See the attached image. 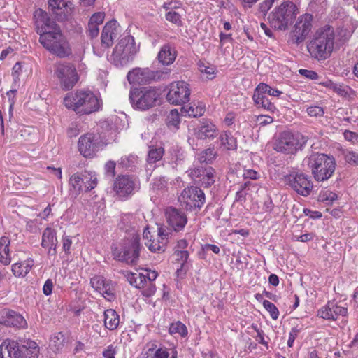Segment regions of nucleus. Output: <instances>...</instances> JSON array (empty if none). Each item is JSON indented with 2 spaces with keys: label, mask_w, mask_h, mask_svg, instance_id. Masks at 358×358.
Segmentation results:
<instances>
[{
  "label": "nucleus",
  "mask_w": 358,
  "mask_h": 358,
  "mask_svg": "<svg viewBox=\"0 0 358 358\" xmlns=\"http://www.w3.org/2000/svg\"><path fill=\"white\" fill-rule=\"evenodd\" d=\"M63 103L80 115L97 112L101 108V100L90 90H78L69 92L65 95Z\"/></svg>",
  "instance_id": "1"
},
{
  "label": "nucleus",
  "mask_w": 358,
  "mask_h": 358,
  "mask_svg": "<svg viewBox=\"0 0 358 358\" xmlns=\"http://www.w3.org/2000/svg\"><path fill=\"white\" fill-rule=\"evenodd\" d=\"M140 240V234L138 232H133L124 237L119 246H112L113 258L128 264H136L139 259L140 251L143 248Z\"/></svg>",
  "instance_id": "2"
},
{
  "label": "nucleus",
  "mask_w": 358,
  "mask_h": 358,
  "mask_svg": "<svg viewBox=\"0 0 358 358\" xmlns=\"http://www.w3.org/2000/svg\"><path fill=\"white\" fill-rule=\"evenodd\" d=\"M137 51L134 38L131 35L124 36L115 46L110 61L115 66L122 67L134 60Z\"/></svg>",
  "instance_id": "3"
},
{
  "label": "nucleus",
  "mask_w": 358,
  "mask_h": 358,
  "mask_svg": "<svg viewBox=\"0 0 358 358\" xmlns=\"http://www.w3.org/2000/svg\"><path fill=\"white\" fill-rule=\"evenodd\" d=\"M297 13V7L293 2L284 1L269 14L268 22L272 27L285 30L292 23Z\"/></svg>",
  "instance_id": "4"
},
{
  "label": "nucleus",
  "mask_w": 358,
  "mask_h": 358,
  "mask_svg": "<svg viewBox=\"0 0 358 358\" xmlns=\"http://www.w3.org/2000/svg\"><path fill=\"white\" fill-rule=\"evenodd\" d=\"M308 138L299 132L292 133L284 131L275 138L273 148L278 152L289 155L294 154L298 150H302Z\"/></svg>",
  "instance_id": "5"
},
{
  "label": "nucleus",
  "mask_w": 358,
  "mask_h": 358,
  "mask_svg": "<svg viewBox=\"0 0 358 358\" xmlns=\"http://www.w3.org/2000/svg\"><path fill=\"white\" fill-rule=\"evenodd\" d=\"M159 95V89L157 87H143L131 90L129 99L134 108L147 110L156 106Z\"/></svg>",
  "instance_id": "6"
},
{
  "label": "nucleus",
  "mask_w": 358,
  "mask_h": 358,
  "mask_svg": "<svg viewBox=\"0 0 358 358\" xmlns=\"http://www.w3.org/2000/svg\"><path fill=\"white\" fill-rule=\"evenodd\" d=\"M39 42L44 48L59 58L69 57L71 49L62 30L39 36Z\"/></svg>",
  "instance_id": "7"
},
{
  "label": "nucleus",
  "mask_w": 358,
  "mask_h": 358,
  "mask_svg": "<svg viewBox=\"0 0 358 358\" xmlns=\"http://www.w3.org/2000/svg\"><path fill=\"white\" fill-rule=\"evenodd\" d=\"M334 33L331 27L326 25L315 34V57L325 59L333 50Z\"/></svg>",
  "instance_id": "8"
},
{
  "label": "nucleus",
  "mask_w": 358,
  "mask_h": 358,
  "mask_svg": "<svg viewBox=\"0 0 358 358\" xmlns=\"http://www.w3.org/2000/svg\"><path fill=\"white\" fill-rule=\"evenodd\" d=\"M178 202L181 207L187 211H199L206 201L205 194L196 186H189L185 188L178 196Z\"/></svg>",
  "instance_id": "9"
},
{
  "label": "nucleus",
  "mask_w": 358,
  "mask_h": 358,
  "mask_svg": "<svg viewBox=\"0 0 358 358\" xmlns=\"http://www.w3.org/2000/svg\"><path fill=\"white\" fill-rule=\"evenodd\" d=\"M54 68L55 76L61 88L64 91L73 89L79 80L76 66L70 62H63L56 63Z\"/></svg>",
  "instance_id": "10"
},
{
  "label": "nucleus",
  "mask_w": 358,
  "mask_h": 358,
  "mask_svg": "<svg viewBox=\"0 0 358 358\" xmlns=\"http://www.w3.org/2000/svg\"><path fill=\"white\" fill-rule=\"evenodd\" d=\"M167 101L174 106H180L189 101L191 90L189 85L184 80L172 82L167 87Z\"/></svg>",
  "instance_id": "11"
},
{
  "label": "nucleus",
  "mask_w": 358,
  "mask_h": 358,
  "mask_svg": "<svg viewBox=\"0 0 358 358\" xmlns=\"http://www.w3.org/2000/svg\"><path fill=\"white\" fill-rule=\"evenodd\" d=\"M102 148L103 143L98 134L87 133L80 136L78 139V151L85 158H94Z\"/></svg>",
  "instance_id": "12"
},
{
  "label": "nucleus",
  "mask_w": 358,
  "mask_h": 358,
  "mask_svg": "<svg viewBox=\"0 0 358 358\" xmlns=\"http://www.w3.org/2000/svg\"><path fill=\"white\" fill-rule=\"evenodd\" d=\"M336 163L333 157L324 154L315 155V180H328L335 171Z\"/></svg>",
  "instance_id": "13"
},
{
  "label": "nucleus",
  "mask_w": 358,
  "mask_h": 358,
  "mask_svg": "<svg viewBox=\"0 0 358 358\" xmlns=\"http://www.w3.org/2000/svg\"><path fill=\"white\" fill-rule=\"evenodd\" d=\"M34 20L36 32L39 36L61 30L56 22L42 9L36 10L34 13Z\"/></svg>",
  "instance_id": "14"
},
{
  "label": "nucleus",
  "mask_w": 358,
  "mask_h": 358,
  "mask_svg": "<svg viewBox=\"0 0 358 358\" xmlns=\"http://www.w3.org/2000/svg\"><path fill=\"white\" fill-rule=\"evenodd\" d=\"M189 176L195 183L208 188L215 182L214 169L210 166L193 165L187 171Z\"/></svg>",
  "instance_id": "15"
},
{
  "label": "nucleus",
  "mask_w": 358,
  "mask_h": 358,
  "mask_svg": "<svg viewBox=\"0 0 358 358\" xmlns=\"http://www.w3.org/2000/svg\"><path fill=\"white\" fill-rule=\"evenodd\" d=\"M71 190L78 195L83 190V185L85 192H90L97 185V179L94 175L85 172L83 174L76 173L69 179Z\"/></svg>",
  "instance_id": "16"
},
{
  "label": "nucleus",
  "mask_w": 358,
  "mask_h": 358,
  "mask_svg": "<svg viewBox=\"0 0 358 358\" xmlns=\"http://www.w3.org/2000/svg\"><path fill=\"white\" fill-rule=\"evenodd\" d=\"M285 182L299 194L307 196L312 192L313 185L303 173L293 172L285 176Z\"/></svg>",
  "instance_id": "17"
},
{
  "label": "nucleus",
  "mask_w": 358,
  "mask_h": 358,
  "mask_svg": "<svg viewBox=\"0 0 358 358\" xmlns=\"http://www.w3.org/2000/svg\"><path fill=\"white\" fill-rule=\"evenodd\" d=\"M165 216L168 227L176 232L182 231L188 222L187 216L182 210L172 206L166 209Z\"/></svg>",
  "instance_id": "18"
},
{
  "label": "nucleus",
  "mask_w": 358,
  "mask_h": 358,
  "mask_svg": "<svg viewBox=\"0 0 358 358\" xmlns=\"http://www.w3.org/2000/svg\"><path fill=\"white\" fill-rule=\"evenodd\" d=\"M135 180L128 175L118 176L113 184V190L119 197L127 198L134 193Z\"/></svg>",
  "instance_id": "19"
},
{
  "label": "nucleus",
  "mask_w": 358,
  "mask_h": 358,
  "mask_svg": "<svg viewBox=\"0 0 358 358\" xmlns=\"http://www.w3.org/2000/svg\"><path fill=\"white\" fill-rule=\"evenodd\" d=\"M313 15L306 13L301 15L296 22L293 31V37L295 38L296 43L299 44L303 41L311 30Z\"/></svg>",
  "instance_id": "20"
},
{
  "label": "nucleus",
  "mask_w": 358,
  "mask_h": 358,
  "mask_svg": "<svg viewBox=\"0 0 358 358\" xmlns=\"http://www.w3.org/2000/svg\"><path fill=\"white\" fill-rule=\"evenodd\" d=\"M155 72L148 68H135L127 75L128 82L133 85H146L155 78Z\"/></svg>",
  "instance_id": "21"
},
{
  "label": "nucleus",
  "mask_w": 358,
  "mask_h": 358,
  "mask_svg": "<svg viewBox=\"0 0 358 358\" xmlns=\"http://www.w3.org/2000/svg\"><path fill=\"white\" fill-rule=\"evenodd\" d=\"M0 324L8 327L22 328L27 322L23 316L16 311L4 309L0 312Z\"/></svg>",
  "instance_id": "22"
},
{
  "label": "nucleus",
  "mask_w": 358,
  "mask_h": 358,
  "mask_svg": "<svg viewBox=\"0 0 358 358\" xmlns=\"http://www.w3.org/2000/svg\"><path fill=\"white\" fill-rule=\"evenodd\" d=\"M347 312L345 307L339 306L334 301H329L317 311V316L324 320H336L339 315H346Z\"/></svg>",
  "instance_id": "23"
},
{
  "label": "nucleus",
  "mask_w": 358,
  "mask_h": 358,
  "mask_svg": "<svg viewBox=\"0 0 358 358\" xmlns=\"http://www.w3.org/2000/svg\"><path fill=\"white\" fill-rule=\"evenodd\" d=\"M118 27V23L115 20H112L105 24L101 36L103 48H109L113 45L114 40L119 34Z\"/></svg>",
  "instance_id": "24"
},
{
  "label": "nucleus",
  "mask_w": 358,
  "mask_h": 358,
  "mask_svg": "<svg viewBox=\"0 0 358 358\" xmlns=\"http://www.w3.org/2000/svg\"><path fill=\"white\" fill-rule=\"evenodd\" d=\"M90 283L92 287L103 296L111 300L114 298V289L111 281L107 280L103 276H94L91 278Z\"/></svg>",
  "instance_id": "25"
},
{
  "label": "nucleus",
  "mask_w": 358,
  "mask_h": 358,
  "mask_svg": "<svg viewBox=\"0 0 358 358\" xmlns=\"http://www.w3.org/2000/svg\"><path fill=\"white\" fill-rule=\"evenodd\" d=\"M22 352L17 341L7 338L0 345V358H22Z\"/></svg>",
  "instance_id": "26"
},
{
  "label": "nucleus",
  "mask_w": 358,
  "mask_h": 358,
  "mask_svg": "<svg viewBox=\"0 0 358 358\" xmlns=\"http://www.w3.org/2000/svg\"><path fill=\"white\" fill-rule=\"evenodd\" d=\"M217 128L209 120H203L194 129V135L199 139H213L217 135Z\"/></svg>",
  "instance_id": "27"
},
{
  "label": "nucleus",
  "mask_w": 358,
  "mask_h": 358,
  "mask_svg": "<svg viewBox=\"0 0 358 358\" xmlns=\"http://www.w3.org/2000/svg\"><path fill=\"white\" fill-rule=\"evenodd\" d=\"M169 352L168 348L164 345L157 346L156 341H151L146 344L142 358H169Z\"/></svg>",
  "instance_id": "28"
},
{
  "label": "nucleus",
  "mask_w": 358,
  "mask_h": 358,
  "mask_svg": "<svg viewBox=\"0 0 358 358\" xmlns=\"http://www.w3.org/2000/svg\"><path fill=\"white\" fill-rule=\"evenodd\" d=\"M48 6L58 21L67 20L69 13L67 3L64 0H49Z\"/></svg>",
  "instance_id": "29"
},
{
  "label": "nucleus",
  "mask_w": 358,
  "mask_h": 358,
  "mask_svg": "<svg viewBox=\"0 0 358 358\" xmlns=\"http://www.w3.org/2000/svg\"><path fill=\"white\" fill-rule=\"evenodd\" d=\"M158 236L159 239L157 241L149 239L148 241L145 242V245L152 252L160 253L165 250L168 234L164 228L159 227L158 229Z\"/></svg>",
  "instance_id": "30"
},
{
  "label": "nucleus",
  "mask_w": 358,
  "mask_h": 358,
  "mask_svg": "<svg viewBox=\"0 0 358 358\" xmlns=\"http://www.w3.org/2000/svg\"><path fill=\"white\" fill-rule=\"evenodd\" d=\"M177 56V52L173 47L169 43L163 45L157 55V59L163 65H171L172 64Z\"/></svg>",
  "instance_id": "31"
},
{
  "label": "nucleus",
  "mask_w": 358,
  "mask_h": 358,
  "mask_svg": "<svg viewBox=\"0 0 358 358\" xmlns=\"http://www.w3.org/2000/svg\"><path fill=\"white\" fill-rule=\"evenodd\" d=\"M252 100L255 105L257 107H261L269 112H274L276 110L275 105L271 103L267 96L260 93L259 92H257L256 89H255L254 94L252 95Z\"/></svg>",
  "instance_id": "32"
},
{
  "label": "nucleus",
  "mask_w": 358,
  "mask_h": 358,
  "mask_svg": "<svg viewBox=\"0 0 358 358\" xmlns=\"http://www.w3.org/2000/svg\"><path fill=\"white\" fill-rule=\"evenodd\" d=\"M104 326L110 331L115 330L120 323V316L113 309H107L103 313Z\"/></svg>",
  "instance_id": "33"
},
{
  "label": "nucleus",
  "mask_w": 358,
  "mask_h": 358,
  "mask_svg": "<svg viewBox=\"0 0 358 358\" xmlns=\"http://www.w3.org/2000/svg\"><path fill=\"white\" fill-rule=\"evenodd\" d=\"M22 358H37L39 353V348L34 341H26L24 344L20 345Z\"/></svg>",
  "instance_id": "34"
},
{
  "label": "nucleus",
  "mask_w": 358,
  "mask_h": 358,
  "mask_svg": "<svg viewBox=\"0 0 358 358\" xmlns=\"http://www.w3.org/2000/svg\"><path fill=\"white\" fill-rule=\"evenodd\" d=\"M32 266V260L17 262L12 265V272L15 277L22 278L28 274Z\"/></svg>",
  "instance_id": "35"
},
{
  "label": "nucleus",
  "mask_w": 358,
  "mask_h": 358,
  "mask_svg": "<svg viewBox=\"0 0 358 358\" xmlns=\"http://www.w3.org/2000/svg\"><path fill=\"white\" fill-rule=\"evenodd\" d=\"M41 246L47 248L51 246H57L56 231L50 227L44 229L42 234Z\"/></svg>",
  "instance_id": "36"
},
{
  "label": "nucleus",
  "mask_w": 358,
  "mask_h": 358,
  "mask_svg": "<svg viewBox=\"0 0 358 358\" xmlns=\"http://www.w3.org/2000/svg\"><path fill=\"white\" fill-rule=\"evenodd\" d=\"M221 147L227 150H235L237 148L236 138L230 131H224L220 136Z\"/></svg>",
  "instance_id": "37"
},
{
  "label": "nucleus",
  "mask_w": 358,
  "mask_h": 358,
  "mask_svg": "<svg viewBox=\"0 0 358 358\" xmlns=\"http://www.w3.org/2000/svg\"><path fill=\"white\" fill-rule=\"evenodd\" d=\"M180 124V114L177 109H172L167 115L166 124L171 129L178 130Z\"/></svg>",
  "instance_id": "38"
},
{
  "label": "nucleus",
  "mask_w": 358,
  "mask_h": 358,
  "mask_svg": "<svg viewBox=\"0 0 358 358\" xmlns=\"http://www.w3.org/2000/svg\"><path fill=\"white\" fill-rule=\"evenodd\" d=\"M134 219L133 216L129 214H125L121 216L120 221L118 224V227L128 233L129 236L133 232H138L134 227H132L131 220Z\"/></svg>",
  "instance_id": "39"
},
{
  "label": "nucleus",
  "mask_w": 358,
  "mask_h": 358,
  "mask_svg": "<svg viewBox=\"0 0 358 358\" xmlns=\"http://www.w3.org/2000/svg\"><path fill=\"white\" fill-rule=\"evenodd\" d=\"M164 154V150L162 147H150L148 153V163L150 164L156 163L162 158Z\"/></svg>",
  "instance_id": "40"
},
{
  "label": "nucleus",
  "mask_w": 358,
  "mask_h": 358,
  "mask_svg": "<svg viewBox=\"0 0 358 358\" xmlns=\"http://www.w3.org/2000/svg\"><path fill=\"white\" fill-rule=\"evenodd\" d=\"M216 153L214 148H207L202 150L197 155L196 159L200 164H211L213 160L215 159Z\"/></svg>",
  "instance_id": "41"
},
{
  "label": "nucleus",
  "mask_w": 358,
  "mask_h": 358,
  "mask_svg": "<svg viewBox=\"0 0 358 358\" xmlns=\"http://www.w3.org/2000/svg\"><path fill=\"white\" fill-rule=\"evenodd\" d=\"M169 333L171 335L178 334L182 337H185L188 334L187 327L180 321L172 322L169 328Z\"/></svg>",
  "instance_id": "42"
},
{
  "label": "nucleus",
  "mask_w": 358,
  "mask_h": 358,
  "mask_svg": "<svg viewBox=\"0 0 358 358\" xmlns=\"http://www.w3.org/2000/svg\"><path fill=\"white\" fill-rule=\"evenodd\" d=\"M255 89L257 92H259L260 93H262L264 95L267 94L268 95L275 97H278L282 94V92L278 90L276 88H272L270 85L264 83H259L255 87Z\"/></svg>",
  "instance_id": "43"
},
{
  "label": "nucleus",
  "mask_w": 358,
  "mask_h": 358,
  "mask_svg": "<svg viewBox=\"0 0 358 358\" xmlns=\"http://www.w3.org/2000/svg\"><path fill=\"white\" fill-rule=\"evenodd\" d=\"M338 198L337 194L331 191L330 189L325 188L320 193L317 200L320 202H323L326 204H331Z\"/></svg>",
  "instance_id": "44"
},
{
  "label": "nucleus",
  "mask_w": 358,
  "mask_h": 358,
  "mask_svg": "<svg viewBox=\"0 0 358 358\" xmlns=\"http://www.w3.org/2000/svg\"><path fill=\"white\" fill-rule=\"evenodd\" d=\"M127 280L130 283V285L134 286L137 289L142 287L145 282V277L143 276V273H129L127 275Z\"/></svg>",
  "instance_id": "45"
},
{
  "label": "nucleus",
  "mask_w": 358,
  "mask_h": 358,
  "mask_svg": "<svg viewBox=\"0 0 358 358\" xmlns=\"http://www.w3.org/2000/svg\"><path fill=\"white\" fill-rule=\"evenodd\" d=\"M65 343V336L63 333H56L50 341V346L54 351H59L61 350Z\"/></svg>",
  "instance_id": "46"
},
{
  "label": "nucleus",
  "mask_w": 358,
  "mask_h": 358,
  "mask_svg": "<svg viewBox=\"0 0 358 358\" xmlns=\"http://www.w3.org/2000/svg\"><path fill=\"white\" fill-rule=\"evenodd\" d=\"M138 157L137 155L130 154L122 156L120 158L119 164L126 169L132 168L138 163Z\"/></svg>",
  "instance_id": "47"
},
{
  "label": "nucleus",
  "mask_w": 358,
  "mask_h": 358,
  "mask_svg": "<svg viewBox=\"0 0 358 358\" xmlns=\"http://www.w3.org/2000/svg\"><path fill=\"white\" fill-rule=\"evenodd\" d=\"M250 328L254 329L257 333L256 336H252L253 338L259 343L263 345L264 346H265L266 348V349H268V342L267 341H266V339H265L266 335H265L264 331L261 328H259L257 324L255 323H252L250 325Z\"/></svg>",
  "instance_id": "48"
},
{
  "label": "nucleus",
  "mask_w": 358,
  "mask_h": 358,
  "mask_svg": "<svg viewBox=\"0 0 358 358\" xmlns=\"http://www.w3.org/2000/svg\"><path fill=\"white\" fill-rule=\"evenodd\" d=\"M206 110L205 106L203 104H199L196 106L195 104L187 106L185 111L188 114L189 116L197 117H201L203 115Z\"/></svg>",
  "instance_id": "49"
},
{
  "label": "nucleus",
  "mask_w": 358,
  "mask_h": 358,
  "mask_svg": "<svg viewBox=\"0 0 358 358\" xmlns=\"http://www.w3.org/2000/svg\"><path fill=\"white\" fill-rule=\"evenodd\" d=\"M165 19L170 22L177 27H182V21L181 19V15L176 11L173 10H169L165 14Z\"/></svg>",
  "instance_id": "50"
},
{
  "label": "nucleus",
  "mask_w": 358,
  "mask_h": 358,
  "mask_svg": "<svg viewBox=\"0 0 358 358\" xmlns=\"http://www.w3.org/2000/svg\"><path fill=\"white\" fill-rule=\"evenodd\" d=\"M171 162L176 165L180 164L185 159L183 151L179 148H173L171 151Z\"/></svg>",
  "instance_id": "51"
},
{
  "label": "nucleus",
  "mask_w": 358,
  "mask_h": 358,
  "mask_svg": "<svg viewBox=\"0 0 358 358\" xmlns=\"http://www.w3.org/2000/svg\"><path fill=\"white\" fill-rule=\"evenodd\" d=\"M264 308L269 313L271 317L276 320L279 317V310L276 306L268 300L263 301Z\"/></svg>",
  "instance_id": "52"
},
{
  "label": "nucleus",
  "mask_w": 358,
  "mask_h": 358,
  "mask_svg": "<svg viewBox=\"0 0 358 358\" xmlns=\"http://www.w3.org/2000/svg\"><path fill=\"white\" fill-rule=\"evenodd\" d=\"M139 289H142V295L148 298L153 296L156 292L155 284L150 281L146 282V283Z\"/></svg>",
  "instance_id": "53"
},
{
  "label": "nucleus",
  "mask_w": 358,
  "mask_h": 358,
  "mask_svg": "<svg viewBox=\"0 0 358 358\" xmlns=\"http://www.w3.org/2000/svg\"><path fill=\"white\" fill-rule=\"evenodd\" d=\"M345 160L350 164L358 166V152L346 150L344 152Z\"/></svg>",
  "instance_id": "54"
},
{
  "label": "nucleus",
  "mask_w": 358,
  "mask_h": 358,
  "mask_svg": "<svg viewBox=\"0 0 358 358\" xmlns=\"http://www.w3.org/2000/svg\"><path fill=\"white\" fill-rule=\"evenodd\" d=\"M174 255L176 257V261L180 263L182 267H184L189 257L187 250H174Z\"/></svg>",
  "instance_id": "55"
},
{
  "label": "nucleus",
  "mask_w": 358,
  "mask_h": 358,
  "mask_svg": "<svg viewBox=\"0 0 358 358\" xmlns=\"http://www.w3.org/2000/svg\"><path fill=\"white\" fill-rule=\"evenodd\" d=\"M62 250L65 252L66 255H69L71 253V248L72 246V238L70 236H67L65 234L62 236Z\"/></svg>",
  "instance_id": "56"
},
{
  "label": "nucleus",
  "mask_w": 358,
  "mask_h": 358,
  "mask_svg": "<svg viewBox=\"0 0 358 358\" xmlns=\"http://www.w3.org/2000/svg\"><path fill=\"white\" fill-rule=\"evenodd\" d=\"M328 86H329V87L336 92L338 94L342 96H345L348 94V90H350L348 87L332 83H329Z\"/></svg>",
  "instance_id": "57"
},
{
  "label": "nucleus",
  "mask_w": 358,
  "mask_h": 358,
  "mask_svg": "<svg viewBox=\"0 0 358 358\" xmlns=\"http://www.w3.org/2000/svg\"><path fill=\"white\" fill-rule=\"evenodd\" d=\"M301 329L302 328L299 327V326L294 327L291 329V330L289 333V338H288V341H287L288 347L292 348L293 346L294 340L298 336Z\"/></svg>",
  "instance_id": "58"
},
{
  "label": "nucleus",
  "mask_w": 358,
  "mask_h": 358,
  "mask_svg": "<svg viewBox=\"0 0 358 358\" xmlns=\"http://www.w3.org/2000/svg\"><path fill=\"white\" fill-rule=\"evenodd\" d=\"M276 0H264L259 6V11L264 15H266L267 12L272 7L273 4Z\"/></svg>",
  "instance_id": "59"
},
{
  "label": "nucleus",
  "mask_w": 358,
  "mask_h": 358,
  "mask_svg": "<svg viewBox=\"0 0 358 358\" xmlns=\"http://www.w3.org/2000/svg\"><path fill=\"white\" fill-rule=\"evenodd\" d=\"M167 182L164 177L156 178L152 182L153 189H163L166 187Z\"/></svg>",
  "instance_id": "60"
},
{
  "label": "nucleus",
  "mask_w": 358,
  "mask_h": 358,
  "mask_svg": "<svg viewBox=\"0 0 358 358\" xmlns=\"http://www.w3.org/2000/svg\"><path fill=\"white\" fill-rule=\"evenodd\" d=\"M344 138L350 142L352 144L358 143V134L351 131L350 130H345L343 132Z\"/></svg>",
  "instance_id": "61"
},
{
  "label": "nucleus",
  "mask_w": 358,
  "mask_h": 358,
  "mask_svg": "<svg viewBox=\"0 0 358 358\" xmlns=\"http://www.w3.org/2000/svg\"><path fill=\"white\" fill-rule=\"evenodd\" d=\"M117 354V347L110 344L103 351L102 355L104 358H115Z\"/></svg>",
  "instance_id": "62"
},
{
  "label": "nucleus",
  "mask_w": 358,
  "mask_h": 358,
  "mask_svg": "<svg viewBox=\"0 0 358 358\" xmlns=\"http://www.w3.org/2000/svg\"><path fill=\"white\" fill-rule=\"evenodd\" d=\"M99 33V25L96 24H93L91 22H88V29H87V35L91 38H94L97 37Z\"/></svg>",
  "instance_id": "63"
},
{
  "label": "nucleus",
  "mask_w": 358,
  "mask_h": 358,
  "mask_svg": "<svg viewBox=\"0 0 358 358\" xmlns=\"http://www.w3.org/2000/svg\"><path fill=\"white\" fill-rule=\"evenodd\" d=\"M115 167L116 164L114 161L110 160L107 162L104 166L106 173L113 178L115 175Z\"/></svg>",
  "instance_id": "64"
}]
</instances>
